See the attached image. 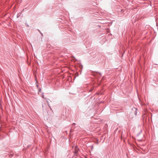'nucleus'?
Here are the masks:
<instances>
[{
  "mask_svg": "<svg viewBox=\"0 0 158 158\" xmlns=\"http://www.w3.org/2000/svg\"><path fill=\"white\" fill-rule=\"evenodd\" d=\"M44 94H43V95H42V98H44Z\"/></svg>",
  "mask_w": 158,
  "mask_h": 158,
  "instance_id": "1",
  "label": "nucleus"
},
{
  "mask_svg": "<svg viewBox=\"0 0 158 158\" xmlns=\"http://www.w3.org/2000/svg\"><path fill=\"white\" fill-rule=\"evenodd\" d=\"M19 14H18L17 15V17H19Z\"/></svg>",
  "mask_w": 158,
  "mask_h": 158,
  "instance_id": "2",
  "label": "nucleus"
},
{
  "mask_svg": "<svg viewBox=\"0 0 158 158\" xmlns=\"http://www.w3.org/2000/svg\"><path fill=\"white\" fill-rule=\"evenodd\" d=\"M135 115H136V112L135 113Z\"/></svg>",
  "mask_w": 158,
  "mask_h": 158,
  "instance_id": "3",
  "label": "nucleus"
}]
</instances>
